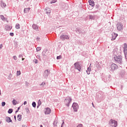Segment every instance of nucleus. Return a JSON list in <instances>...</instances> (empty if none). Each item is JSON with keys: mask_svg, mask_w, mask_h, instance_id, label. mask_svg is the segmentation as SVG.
I'll list each match as a JSON object with an SVG mask.
<instances>
[{"mask_svg": "<svg viewBox=\"0 0 127 127\" xmlns=\"http://www.w3.org/2000/svg\"><path fill=\"white\" fill-rule=\"evenodd\" d=\"M20 109V107H18L17 109V111H19V109Z\"/></svg>", "mask_w": 127, "mask_h": 127, "instance_id": "53", "label": "nucleus"}, {"mask_svg": "<svg viewBox=\"0 0 127 127\" xmlns=\"http://www.w3.org/2000/svg\"><path fill=\"white\" fill-rule=\"evenodd\" d=\"M63 8H64V9H67V8H68V4L64 3L63 4Z\"/></svg>", "mask_w": 127, "mask_h": 127, "instance_id": "22", "label": "nucleus"}, {"mask_svg": "<svg viewBox=\"0 0 127 127\" xmlns=\"http://www.w3.org/2000/svg\"><path fill=\"white\" fill-rule=\"evenodd\" d=\"M118 68H119V66L116 64H112L110 66V69L112 71H115V70H117Z\"/></svg>", "mask_w": 127, "mask_h": 127, "instance_id": "6", "label": "nucleus"}, {"mask_svg": "<svg viewBox=\"0 0 127 127\" xmlns=\"http://www.w3.org/2000/svg\"><path fill=\"white\" fill-rule=\"evenodd\" d=\"M64 121H63V123L62 124L61 127H63V125H64Z\"/></svg>", "mask_w": 127, "mask_h": 127, "instance_id": "48", "label": "nucleus"}, {"mask_svg": "<svg viewBox=\"0 0 127 127\" xmlns=\"http://www.w3.org/2000/svg\"><path fill=\"white\" fill-rule=\"evenodd\" d=\"M34 62L35 63V64H37V63H38V60L37 59H35L34 60Z\"/></svg>", "mask_w": 127, "mask_h": 127, "instance_id": "37", "label": "nucleus"}, {"mask_svg": "<svg viewBox=\"0 0 127 127\" xmlns=\"http://www.w3.org/2000/svg\"><path fill=\"white\" fill-rule=\"evenodd\" d=\"M9 35H10V36H14V33H9Z\"/></svg>", "mask_w": 127, "mask_h": 127, "instance_id": "44", "label": "nucleus"}, {"mask_svg": "<svg viewBox=\"0 0 127 127\" xmlns=\"http://www.w3.org/2000/svg\"><path fill=\"white\" fill-rule=\"evenodd\" d=\"M16 29H19L20 28V25L19 24L17 23L15 25Z\"/></svg>", "mask_w": 127, "mask_h": 127, "instance_id": "28", "label": "nucleus"}, {"mask_svg": "<svg viewBox=\"0 0 127 127\" xmlns=\"http://www.w3.org/2000/svg\"><path fill=\"white\" fill-rule=\"evenodd\" d=\"M50 74V70L49 69H46L44 72V75L43 76L44 78H46V79H47L48 78V75Z\"/></svg>", "mask_w": 127, "mask_h": 127, "instance_id": "9", "label": "nucleus"}, {"mask_svg": "<svg viewBox=\"0 0 127 127\" xmlns=\"http://www.w3.org/2000/svg\"><path fill=\"white\" fill-rule=\"evenodd\" d=\"M14 118L15 119V121H16V116H14Z\"/></svg>", "mask_w": 127, "mask_h": 127, "instance_id": "51", "label": "nucleus"}, {"mask_svg": "<svg viewBox=\"0 0 127 127\" xmlns=\"http://www.w3.org/2000/svg\"><path fill=\"white\" fill-rule=\"evenodd\" d=\"M37 40H40V38L37 37Z\"/></svg>", "mask_w": 127, "mask_h": 127, "instance_id": "54", "label": "nucleus"}, {"mask_svg": "<svg viewBox=\"0 0 127 127\" xmlns=\"http://www.w3.org/2000/svg\"><path fill=\"white\" fill-rule=\"evenodd\" d=\"M96 12H98V11H94L91 12V13H96Z\"/></svg>", "mask_w": 127, "mask_h": 127, "instance_id": "47", "label": "nucleus"}, {"mask_svg": "<svg viewBox=\"0 0 127 127\" xmlns=\"http://www.w3.org/2000/svg\"><path fill=\"white\" fill-rule=\"evenodd\" d=\"M74 69L75 70H78L79 72H81V65H80V63L78 62H77L74 64Z\"/></svg>", "mask_w": 127, "mask_h": 127, "instance_id": "4", "label": "nucleus"}, {"mask_svg": "<svg viewBox=\"0 0 127 127\" xmlns=\"http://www.w3.org/2000/svg\"><path fill=\"white\" fill-rule=\"evenodd\" d=\"M12 103L14 106H15L17 104V101L15 99H13Z\"/></svg>", "mask_w": 127, "mask_h": 127, "instance_id": "29", "label": "nucleus"}, {"mask_svg": "<svg viewBox=\"0 0 127 127\" xmlns=\"http://www.w3.org/2000/svg\"><path fill=\"white\" fill-rule=\"evenodd\" d=\"M36 58L37 59H39V60H40L41 59L40 58V56H39V55H37L36 56Z\"/></svg>", "mask_w": 127, "mask_h": 127, "instance_id": "42", "label": "nucleus"}, {"mask_svg": "<svg viewBox=\"0 0 127 127\" xmlns=\"http://www.w3.org/2000/svg\"><path fill=\"white\" fill-rule=\"evenodd\" d=\"M88 9H91V8H90V6L88 7Z\"/></svg>", "mask_w": 127, "mask_h": 127, "instance_id": "60", "label": "nucleus"}, {"mask_svg": "<svg viewBox=\"0 0 127 127\" xmlns=\"http://www.w3.org/2000/svg\"><path fill=\"white\" fill-rule=\"evenodd\" d=\"M57 124H58V121L56 119L53 123V126L54 127H57Z\"/></svg>", "mask_w": 127, "mask_h": 127, "instance_id": "24", "label": "nucleus"}, {"mask_svg": "<svg viewBox=\"0 0 127 127\" xmlns=\"http://www.w3.org/2000/svg\"><path fill=\"white\" fill-rule=\"evenodd\" d=\"M88 2L89 3V5H91V6H95V2H94V0H89Z\"/></svg>", "mask_w": 127, "mask_h": 127, "instance_id": "17", "label": "nucleus"}, {"mask_svg": "<svg viewBox=\"0 0 127 127\" xmlns=\"http://www.w3.org/2000/svg\"><path fill=\"white\" fill-rule=\"evenodd\" d=\"M69 38H70V37L67 35H65L64 34H63L60 36V39L62 40V41L68 40Z\"/></svg>", "mask_w": 127, "mask_h": 127, "instance_id": "3", "label": "nucleus"}, {"mask_svg": "<svg viewBox=\"0 0 127 127\" xmlns=\"http://www.w3.org/2000/svg\"><path fill=\"white\" fill-rule=\"evenodd\" d=\"M0 124H1V122L0 121Z\"/></svg>", "mask_w": 127, "mask_h": 127, "instance_id": "63", "label": "nucleus"}, {"mask_svg": "<svg viewBox=\"0 0 127 127\" xmlns=\"http://www.w3.org/2000/svg\"><path fill=\"white\" fill-rule=\"evenodd\" d=\"M120 76L122 77V78H126V75H127V73L125 70H122L120 72Z\"/></svg>", "mask_w": 127, "mask_h": 127, "instance_id": "13", "label": "nucleus"}, {"mask_svg": "<svg viewBox=\"0 0 127 127\" xmlns=\"http://www.w3.org/2000/svg\"><path fill=\"white\" fill-rule=\"evenodd\" d=\"M55 2H57V0H52L51 1V3H55Z\"/></svg>", "mask_w": 127, "mask_h": 127, "instance_id": "34", "label": "nucleus"}, {"mask_svg": "<svg viewBox=\"0 0 127 127\" xmlns=\"http://www.w3.org/2000/svg\"><path fill=\"white\" fill-rule=\"evenodd\" d=\"M2 47H3L2 44H0V49H2Z\"/></svg>", "mask_w": 127, "mask_h": 127, "instance_id": "45", "label": "nucleus"}, {"mask_svg": "<svg viewBox=\"0 0 127 127\" xmlns=\"http://www.w3.org/2000/svg\"><path fill=\"white\" fill-rule=\"evenodd\" d=\"M0 95H1V92L0 91Z\"/></svg>", "mask_w": 127, "mask_h": 127, "instance_id": "59", "label": "nucleus"}, {"mask_svg": "<svg viewBox=\"0 0 127 127\" xmlns=\"http://www.w3.org/2000/svg\"><path fill=\"white\" fill-rule=\"evenodd\" d=\"M109 125L110 127H118V122L115 120L111 119L109 122Z\"/></svg>", "mask_w": 127, "mask_h": 127, "instance_id": "2", "label": "nucleus"}, {"mask_svg": "<svg viewBox=\"0 0 127 127\" xmlns=\"http://www.w3.org/2000/svg\"><path fill=\"white\" fill-rule=\"evenodd\" d=\"M76 32L79 34L82 33V30L80 29H77Z\"/></svg>", "mask_w": 127, "mask_h": 127, "instance_id": "30", "label": "nucleus"}, {"mask_svg": "<svg viewBox=\"0 0 127 127\" xmlns=\"http://www.w3.org/2000/svg\"><path fill=\"white\" fill-rule=\"evenodd\" d=\"M13 59H14V60H17V57H16V56H14L13 57Z\"/></svg>", "mask_w": 127, "mask_h": 127, "instance_id": "41", "label": "nucleus"}, {"mask_svg": "<svg viewBox=\"0 0 127 127\" xmlns=\"http://www.w3.org/2000/svg\"><path fill=\"white\" fill-rule=\"evenodd\" d=\"M42 56L43 59H46V58H47V55H46V52H43L42 54Z\"/></svg>", "mask_w": 127, "mask_h": 127, "instance_id": "20", "label": "nucleus"}, {"mask_svg": "<svg viewBox=\"0 0 127 127\" xmlns=\"http://www.w3.org/2000/svg\"><path fill=\"white\" fill-rule=\"evenodd\" d=\"M62 58V56H61V55H60L59 56H58V57H57V59L58 60H60V59H61Z\"/></svg>", "mask_w": 127, "mask_h": 127, "instance_id": "35", "label": "nucleus"}, {"mask_svg": "<svg viewBox=\"0 0 127 127\" xmlns=\"http://www.w3.org/2000/svg\"><path fill=\"white\" fill-rule=\"evenodd\" d=\"M0 18L3 21H5L6 20V18H5V17H4V16H3V15H0Z\"/></svg>", "mask_w": 127, "mask_h": 127, "instance_id": "26", "label": "nucleus"}, {"mask_svg": "<svg viewBox=\"0 0 127 127\" xmlns=\"http://www.w3.org/2000/svg\"><path fill=\"white\" fill-rule=\"evenodd\" d=\"M51 113V109L49 107L46 108V111H45V115H49Z\"/></svg>", "mask_w": 127, "mask_h": 127, "instance_id": "14", "label": "nucleus"}, {"mask_svg": "<svg viewBox=\"0 0 127 127\" xmlns=\"http://www.w3.org/2000/svg\"><path fill=\"white\" fill-rule=\"evenodd\" d=\"M32 28L35 30L36 31H39V29L38 28V26L36 24H34L32 25Z\"/></svg>", "mask_w": 127, "mask_h": 127, "instance_id": "12", "label": "nucleus"}, {"mask_svg": "<svg viewBox=\"0 0 127 127\" xmlns=\"http://www.w3.org/2000/svg\"><path fill=\"white\" fill-rule=\"evenodd\" d=\"M71 102H72V98L70 97L68 98L65 99L64 101V103L65 105H66V107H69Z\"/></svg>", "mask_w": 127, "mask_h": 127, "instance_id": "5", "label": "nucleus"}, {"mask_svg": "<svg viewBox=\"0 0 127 127\" xmlns=\"http://www.w3.org/2000/svg\"><path fill=\"white\" fill-rule=\"evenodd\" d=\"M72 107L73 108L74 112H77L78 109H79V105L76 103H73Z\"/></svg>", "mask_w": 127, "mask_h": 127, "instance_id": "7", "label": "nucleus"}, {"mask_svg": "<svg viewBox=\"0 0 127 127\" xmlns=\"http://www.w3.org/2000/svg\"><path fill=\"white\" fill-rule=\"evenodd\" d=\"M17 118L18 121H19V122H20V121H21L22 119V116H21V115H18L17 116Z\"/></svg>", "mask_w": 127, "mask_h": 127, "instance_id": "23", "label": "nucleus"}, {"mask_svg": "<svg viewBox=\"0 0 127 127\" xmlns=\"http://www.w3.org/2000/svg\"><path fill=\"white\" fill-rule=\"evenodd\" d=\"M46 84L45 81H43L42 82L41 84H40V86L41 87V90H44V85Z\"/></svg>", "mask_w": 127, "mask_h": 127, "instance_id": "18", "label": "nucleus"}, {"mask_svg": "<svg viewBox=\"0 0 127 127\" xmlns=\"http://www.w3.org/2000/svg\"><path fill=\"white\" fill-rule=\"evenodd\" d=\"M20 74H21V72H20V71H17V75H20Z\"/></svg>", "mask_w": 127, "mask_h": 127, "instance_id": "43", "label": "nucleus"}, {"mask_svg": "<svg viewBox=\"0 0 127 127\" xmlns=\"http://www.w3.org/2000/svg\"><path fill=\"white\" fill-rule=\"evenodd\" d=\"M1 5L2 7H5V6H6V4L3 2H2L1 3Z\"/></svg>", "mask_w": 127, "mask_h": 127, "instance_id": "33", "label": "nucleus"}, {"mask_svg": "<svg viewBox=\"0 0 127 127\" xmlns=\"http://www.w3.org/2000/svg\"><path fill=\"white\" fill-rule=\"evenodd\" d=\"M41 104H42V102H41L40 101V100H39V101H38V105H39V106L41 105Z\"/></svg>", "mask_w": 127, "mask_h": 127, "instance_id": "39", "label": "nucleus"}, {"mask_svg": "<svg viewBox=\"0 0 127 127\" xmlns=\"http://www.w3.org/2000/svg\"><path fill=\"white\" fill-rule=\"evenodd\" d=\"M27 104V102L24 101V105H26Z\"/></svg>", "mask_w": 127, "mask_h": 127, "instance_id": "50", "label": "nucleus"}, {"mask_svg": "<svg viewBox=\"0 0 127 127\" xmlns=\"http://www.w3.org/2000/svg\"><path fill=\"white\" fill-rule=\"evenodd\" d=\"M29 10H30V7L25 8L24 9V13H26L28 12V11H29Z\"/></svg>", "mask_w": 127, "mask_h": 127, "instance_id": "25", "label": "nucleus"}, {"mask_svg": "<svg viewBox=\"0 0 127 127\" xmlns=\"http://www.w3.org/2000/svg\"><path fill=\"white\" fill-rule=\"evenodd\" d=\"M114 59L116 63L120 65L123 63V57L122 56L115 55L114 57Z\"/></svg>", "mask_w": 127, "mask_h": 127, "instance_id": "1", "label": "nucleus"}, {"mask_svg": "<svg viewBox=\"0 0 127 127\" xmlns=\"http://www.w3.org/2000/svg\"><path fill=\"white\" fill-rule=\"evenodd\" d=\"M13 112V110L12 109H10L8 111V114H11Z\"/></svg>", "mask_w": 127, "mask_h": 127, "instance_id": "32", "label": "nucleus"}, {"mask_svg": "<svg viewBox=\"0 0 127 127\" xmlns=\"http://www.w3.org/2000/svg\"><path fill=\"white\" fill-rule=\"evenodd\" d=\"M22 57H23V56L22 55H19V58H22Z\"/></svg>", "mask_w": 127, "mask_h": 127, "instance_id": "46", "label": "nucleus"}, {"mask_svg": "<svg viewBox=\"0 0 127 127\" xmlns=\"http://www.w3.org/2000/svg\"><path fill=\"white\" fill-rule=\"evenodd\" d=\"M123 26H124V25H123V24H122V23H118L117 25V27L118 30H119V31H122V30H123V29H124Z\"/></svg>", "mask_w": 127, "mask_h": 127, "instance_id": "8", "label": "nucleus"}, {"mask_svg": "<svg viewBox=\"0 0 127 127\" xmlns=\"http://www.w3.org/2000/svg\"><path fill=\"white\" fill-rule=\"evenodd\" d=\"M123 48L126 59H127V45L126 43L124 44Z\"/></svg>", "mask_w": 127, "mask_h": 127, "instance_id": "10", "label": "nucleus"}, {"mask_svg": "<svg viewBox=\"0 0 127 127\" xmlns=\"http://www.w3.org/2000/svg\"><path fill=\"white\" fill-rule=\"evenodd\" d=\"M36 50L37 51H40V50H41V47H38L36 48Z\"/></svg>", "mask_w": 127, "mask_h": 127, "instance_id": "36", "label": "nucleus"}, {"mask_svg": "<svg viewBox=\"0 0 127 127\" xmlns=\"http://www.w3.org/2000/svg\"><path fill=\"white\" fill-rule=\"evenodd\" d=\"M89 19H91V20H95L96 19V15H89Z\"/></svg>", "mask_w": 127, "mask_h": 127, "instance_id": "19", "label": "nucleus"}, {"mask_svg": "<svg viewBox=\"0 0 127 127\" xmlns=\"http://www.w3.org/2000/svg\"><path fill=\"white\" fill-rule=\"evenodd\" d=\"M22 127H25V125H22Z\"/></svg>", "mask_w": 127, "mask_h": 127, "instance_id": "57", "label": "nucleus"}, {"mask_svg": "<svg viewBox=\"0 0 127 127\" xmlns=\"http://www.w3.org/2000/svg\"><path fill=\"white\" fill-rule=\"evenodd\" d=\"M92 71V64H90L89 66L87 67V69L86 70V73L88 75H90V72Z\"/></svg>", "mask_w": 127, "mask_h": 127, "instance_id": "11", "label": "nucleus"}, {"mask_svg": "<svg viewBox=\"0 0 127 127\" xmlns=\"http://www.w3.org/2000/svg\"><path fill=\"white\" fill-rule=\"evenodd\" d=\"M46 13L48 14V13H50L51 12V10H50V8L47 7L46 8Z\"/></svg>", "mask_w": 127, "mask_h": 127, "instance_id": "27", "label": "nucleus"}, {"mask_svg": "<svg viewBox=\"0 0 127 127\" xmlns=\"http://www.w3.org/2000/svg\"><path fill=\"white\" fill-rule=\"evenodd\" d=\"M24 59H25V58H22V61H23V60H24Z\"/></svg>", "mask_w": 127, "mask_h": 127, "instance_id": "55", "label": "nucleus"}, {"mask_svg": "<svg viewBox=\"0 0 127 127\" xmlns=\"http://www.w3.org/2000/svg\"><path fill=\"white\" fill-rule=\"evenodd\" d=\"M11 28H12V27L9 25H6L5 26V29L7 31H9L11 30Z\"/></svg>", "mask_w": 127, "mask_h": 127, "instance_id": "15", "label": "nucleus"}, {"mask_svg": "<svg viewBox=\"0 0 127 127\" xmlns=\"http://www.w3.org/2000/svg\"><path fill=\"white\" fill-rule=\"evenodd\" d=\"M121 89L122 90H123V86H122Z\"/></svg>", "mask_w": 127, "mask_h": 127, "instance_id": "62", "label": "nucleus"}, {"mask_svg": "<svg viewBox=\"0 0 127 127\" xmlns=\"http://www.w3.org/2000/svg\"><path fill=\"white\" fill-rule=\"evenodd\" d=\"M76 127H83V124H78Z\"/></svg>", "mask_w": 127, "mask_h": 127, "instance_id": "38", "label": "nucleus"}, {"mask_svg": "<svg viewBox=\"0 0 127 127\" xmlns=\"http://www.w3.org/2000/svg\"><path fill=\"white\" fill-rule=\"evenodd\" d=\"M37 108H39V105H38L37 106Z\"/></svg>", "mask_w": 127, "mask_h": 127, "instance_id": "56", "label": "nucleus"}, {"mask_svg": "<svg viewBox=\"0 0 127 127\" xmlns=\"http://www.w3.org/2000/svg\"><path fill=\"white\" fill-rule=\"evenodd\" d=\"M32 105L33 108H36V103H35V102H33Z\"/></svg>", "mask_w": 127, "mask_h": 127, "instance_id": "31", "label": "nucleus"}, {"mask_svg": "<svg viewBox=\"0 0 127 127\" xmlns=\"http://www.w3.org/2000/svg\"><path fill=\"white\" fill-rule=\"evenodd\" d=\"M18 112V111L17 110V111H15V113H17Z\"/></svg>", "mask_w": 127, "mask_h": 127, "instance_id": "61", "label": "nucleus"}, {"mask_svg": "<svg viewBox=\"0 0 127 127\" xmlns=\"http://www.w3.org/2000/svg\"><path fill=\"white\" fill-rule=\"evenodd\" d=\"M40 127H43V126H42V125H40Z\"/></svg>", "mask_w": 127, "mask_h": 127, "instance_id": "58", "label": "nucleus"}, {"mask_svg": "<svg viewBox=\"0 0 127 127\" xmlns=\"http://www.w3.org/2000/svg\"><path fill=\"white\" fill-rule=\"evenodd\" d=\"M5 120L7 123H12V120H11L10 117H6Z\"/></svg>", "mask_w": 127, "mask_h": 127, "instance_id": "21", "label": "nucleus"}, {"mask_svg": "<svg viewBox=\"0 0 127 127\" xmlns=\"http://www.w3.org/2000/svg\"><path fill=\"white\" fill-rule=\"evenodd\" d=\"M92 105L93 108H95V106H94V103H92Z\"/></svg>", "mask_w": 127, "mask_h": 127, "instance_id": "52", "label": "nucleus"}, {"mask_svg": "<svg viewBox=\"0 0 127 127\" xmlns=\"http://www.w3.org/2000/svg\"><path fill=\"white\" fill-rule=\"evenodd\" d=\"M1 106L2 107H4L5 106V103L4 102H2L1 103Z\"/></svg>", "mask_w": 127, "mask_h": 127, "instance_id": "40", "label": "nucleus"}, {"mask_svg": "<svg viewBox=\"0 0 127 127\" xmlns=\"http://www.w3.org/2000/svg\"><path fill=\"white\" fill-rule=\"evenodd\" d=\"M95 7H96V8H99V5H96Z\"/></svg>", "mask_w": 127, "mask_h": 127, "instance_id": "49", "label": "nucleus"}, {"mask_svg": "<svg viewBox=\"0 0 127 127\" xmlns=\"http://www.w3.org/2000/svg\"><path fill=\"white\" fill-rule=\"evenodd\" d=\"M118 36V34L116 33H113L112 34V39L111 40L113 41V40H115L116 38H117Z\"/></svg>", "mask_w": 127, "mask_h": 127, "instance_id": "16", "label": "nucleus"}]
</instances>
